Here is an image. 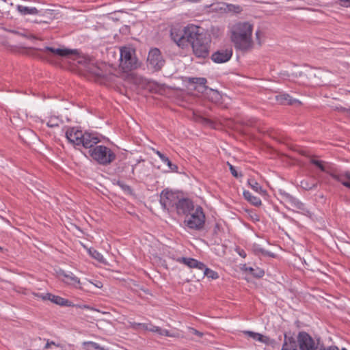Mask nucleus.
<instances>
[{"mask_svg":"<svg viewBox=\"0 0 350 350\" xmlns=\"http://www.w3.org/2000/svg\"><path fill=\"white\" fill-rule=\"evenodd\" d=\"M82 131L72 127L68 129L66 137L70 143L75 146H81Z\"/></svg>","mask_w":350,"mask_h":350,"instance_id":"obj_16","label":"nucleus"},{"mask_svg":"<svg viewBox=\"0 0 350 350\" xmlns=\"http://www.w3.org/2000/svg\"><path fill=\"white\" fill-rule=\"evenodd\" d=\"M243 194L245 199L249 202H250L252 204L256 206H259L261 205L260 199L256 196H254L250 191H244Z\"/></svg>","mask_w":350,"mask_h":350,"instance_id":"obj_25","label":"nucleus"},{"mask_svg":"<svg viewBox=\"0 0 350 350\" xmlns=\"http://www.w3.org/2000/svg\"><path fill=\"white\" fill-rule=\"evenodd\" d=\"M232 55V49H221L212 54L211 59L215 63L221 64L228 62Z\"/></svg>","mask_w":350,"mask_h":350,"instance_id":"obj_15","label":"nucleus"},{"mask_svg":"<svg viewBox=\"0 0 350 350\" xmlns=\"http://www.w3.org/2000/svg\"><path fill=\"white\" fill-rule=\"evenodd\" d=\"M43 298L47 299V300H49L51 302L61 306H75V305H73L72 302L68 299L57 295H53L51 293L45 294V297Z\"/></svg>","mask_w":350,"mask_h":350,"instance_id":"obj_21","label":"nucleus"},{"mask_svg":"<svg viewBox=\"0 0 350 350\" xmlns=\"http://www.w3.org/2000/svg\"><path fill=\"white\" fill-rule=\"evenodd\" d=\"M161 160L167 164V165L169 167L170 170L172 172H176L178 170V166L175 164H173L171 161L169 159L168 157H167L165 155L161 159Z\"/></svg>","mask_w":350,"mask_h":350,"instance_id":"obj_31","label":"nucleus"},{"mask_svg":"<svg viewBox=\"0 0 350 350\" xmlns=\"http://www.w3.org/2000/svg\"><path fill=\"white\" fill-rule=\"evenodd\" d=\"M178 262H183L190 268H195L196 265H198V260L191 258H180L178 259Z\"/></svg>","mask_w":350,"mask_h":350,"instance_id":"obj_28","label":"nucleus"},{"mask_svg":"<svg viewBox=\"0 0 350 350\" xmlns=\"http://www.w3.org/2000/svg\"><path fill=\"white\" fill-rule=\"evenodd\" d=\"M276 101L280 105H296L300 104V102L297 99H293L289 94L286 93H281L275 96Z\"/></svg>","mask_w":350,"mask_h":350,"instance_id":"obj_22","label":"nucleus"},{"mask_svg":"<svg viewBox=\"0 0 350 350\" xmlns=\"http://www.w3.org/2000/svg\"><path fill=\"white\" fill-rule=\"evenodd\" d=\"M135 166H133V167H132V174L133 175H135Z\"/></svg>","mask_w":350,"mask_h":350,"instance_id":"obj_53","label":"nucleus"},{"mask_svg":"<svg viewBox=\"0 0 350 350\" xmlns=\"http://www.w3.org/2000/svg\"><path fill=\"white\" fill-rule=\"evenodd\" d=\"M253 251L255 254L259 255L262 254L265 256H271L269 252L265 251L264 249L260 247L258 245H254Z\"/></svg>","mask_w":350,"mask_h":350,"instance_id":"obj_32","label":"nucleus"},{"mask_svg":"<svg viewBox=\"0 0 350 350\" xmlns=\"http://www.w3.org/2000/svg\"><path fill=\"white\" fill-rule=\"evenodd\" d=\"M204 275L207 276L208 278L212 279H217L219 276L217 272L207 268L205 269V271L204 272Z\"/></svg>","mask_w":350,"mask_h":350,"instance_id":"obj_33","label":"nucleus"},{"mask_svg":"<svg viewBox=\"0 0 350 350\" xmlns=\"http://www.w3.org/2000/svg\"><path fill=\"white\" fill-rule=\"evenodd\" d=\"M190 331H191V334L197 335V336H198L200 337H201L202 336V333L200 332L199 331L196 330L194 328H190Z\"/></svg>","mask_w":350,"mask_h":350,"instance_id":"obj_44","label":"nucleus"},{"mask_svg":"<svg viewBox=\"0 0 350 350\" xmlns=\"http://www.w3.org/2000/svg\"><path fill=\"white\" fill-rule=\"evenodd\" d=\"M212 93H213V98H214L215 100V101H217L220 99L221 96L217 91L212 90Z\"/></svg>","mask_w":350,"mask_h":350,"instance_id":"obj_42","label":"nucleus"},{"mask_svg":"<svg viewBox=\"0 0 350 350\" xmlns=\"http://www.w3.org/2000/svg\"><path fill=\"white\" fill-rule=\"evenodd\" d=\"M89 153L94 160L103 165H107L116 159V154L105 146H96L90 149Z\"/></svg>","mask_w":350,"mask_h":350,"instance_id":"obj_4","label":"nucleus"},{"mask_svg":"<svg viewBox=\"0 0 350 350\" xmlns=\"http://www.w3.org/2000/svg\"><path fill=\"white\" fill-rule=\"evenodd\" d=\"M192 81L195 83H198L200 85H205L207 81L205 78L200 77V78H193Z\"/></svg>","mask_w":350,"mask_h":350,"instance_id":"obj_36","label":"nucleus"},{"mask_svg":"<svg viewBox=\"0 0 350 350\" xmlns=\"http://www.w3.org/2000/svg\"><path fill=\"white\" fill-rule=\"evenodd\" d=\"M147 62L148 67L154 71H159L164 66L165 61L159 49L154 48L150 50L148 55Z\"/></svg>","mask_w":350,"mask_h":350,"instance_id":"obj_7","label":"nucleus"},{"mask_svg":"<svg viewBox=\"0 0 350 350\" xmlns=\"http://www.w3.org/2000/svg\"><path fill=\"white\" fill-rule=\"evenodd\" d=\"M81 137V146L85 148H92L94 145L97 144L100 142V137L96 133L92 132H83Z\"/></svg>","mask_w":350,"mask_h":350,"instance_id":"obj_11","label":"nucleus"},{"mask_svg":"<svg viewBox=\"0 0 350 350\" xmlns=\"http://www.w3.org/2000/svg\"><path fill=\"white\" fill-rule=\"evenodd\" d=\"M245 271H249L251 274L253 271H255V269L251 267H247L245 265L243 266V268Z\"/></svg>","mask_w":350,"mask_h":350,"instance_id":"obj_46","label":"nucleus"},{"mask_svg":"<svg viewBox=\"0 0 350 350\" xmlns=\"http://www.w3.org/2000/svg\"><path fill=\"white\" fill-rule=\"evenodd\" d=\"M178 197L176 193L167 189L163 190L160 195V203L163 208L171 210L174 208L178 201Z\"/></svg>","mask_w":350,"mask_h":350,"instance_id":"obj_8","label":"nucleus"},{"mask_svg":"<svg viewBox=\"0 0 350 350\" xmlns=\"http://www.w3.org/2000/svg\"><path fill=\"white\" fill-rule=\"evenodd\" d=\"M178 215H188L195 208L193 203L188 198L179 199L175 206Z\"/></svg>","mask_w":350,"mask_h":350,"instance_id":"obj_12","label":"nucleus"},{"mask_svg":"<svg viewBox=\"0 0 350 350\" xmlns=\"http://www.w3.org/2000/svg\"><path fill=\"white\" fill-rule=\"evenodd\" d=\"M184 223L190 229L201 230L205 224V215L201 206H197L187 215Z\"/></svg>","mask_w":350,"mask_h":350,"instance_id":"obj_5","label":"nucleus"},{"mask_svg":"<svg viewBox=\"0 0 350 350\" xmlns=\"http://www.w3.org/2000/svg\"><path fill=\"white\" fill-rule=\"evenodd\" d=\"M310 163L317 166L321 171L327 174L333 178L336 170L332 167L330 165L315 158H312L310 159Z\"/></svg>","mask_w":350,"mask_h":350,"instance_id":"obj_18","label":"nucleus"},{"mask_svg":"<svg viewBox=\"0 0 350 350\" xmlns=\"http://www.w3.org/2000/svg\"><path fill=\"white\" fill-rule=\"evenodd\" d=\"M190 38L189 44L191 45L193 53L198 58L205 59L209 55L211 36L204 30L195 25H189L186 33Z\"/></svg>","mask_w":350,"mask_h":350,"instance_id":"obj_1","label":"nucleus"},{"mask_svg":"<svg viewBox=\"0 0 350 350\" xmlns=\"http://www.w3.org/2000/svg\"><path fill=\"white\" fill-rule=\"evenodd\" d=\"M286 199L289 201V202L293 205L294 207L297 208H302L303 204L300 202L299 200H297L294 197L291 196L289 194H286Z\"/></svg>","mask_w":350,"mask_h":350,"instance_id":"obj_30","label":"nucleus"},{"mask_svg":"<svg viewBox=\"0 0 350 350\" xmlns=\"http://www.w3.org/2000/svg\"><path fill=\"white\" fill-rule=\"evenodd\" d=\"M58 275L59 276H63L64 279L62 281L70 286H74L75 288L82 289V287L79 286L81 284L80 279L75 276L72 273H66L64 271L60 270L58 272Z\"/></svg>","mask_w":350,"mask_h":350,"instance_id":"obj_17","label":"nucleus"},{"mask_svg":"<svg viewBox=\"0 0 350 350\" xmlns=\"http://www.w3.org/2000/svg\"><path fill=\"white\" fill-rule=\"evenodd\" d=\"M189 25L185 27L182 31L178 29H172L171 38L174 42L180 48L184 49L189 44L190 38L187 36V29Z\"/></svg>","mask_w":350,"mask_h":350,"instance_id":"obj_10","label":"nucleus"},{"mask_svg":"<svg viewBox=\"0 0 350 350\" xmlns=\"http://www.w3.org/2000/svg\"><path fill=\"white\" fill-rule=\"evenodd\" d=\"M133 328L140 327L145 330H148V331L152 332H156L161 336H169V337H176L175 334L170 333L167 329H161V327H159L158 326H154L152 325L134 323L133 324Z\"/></svg>","mask_w":350,"mask_h":350,"instance_id":"obj_13","label":"nucleus"},{"mask_svg":"<svg viewBox=\"0 0 350 350\" xmlns=\"http://www.w3.org/2000/svg\"><path fill=\"white\" fill-rule=\"evenodd\" d=\"M51 347V343H50V342L48 340L47 342L46 343L44 349H49Z\"/></svg>","mask_w":350,"mask_h":350,"instance_id":"obj_51","label":"nucleus"},{"mask_svg":"<svg viewBox=\"0 0 350 350\" xmlns=\"http://www.w3.org/2000/svg\"><path fill=\"white\" fill-rule=\"evenodd\" d=\"M154 151L155 154H157L160 159H162L165 155L159 150H154Z\"/></svg>","mask_w":350,"mask_h":350,"instance_id":"obj_50","label":"nucleus"},{"mask_svg":"<svg viewBox=\"0 0 350 350\" xmlns=\"http://www.w3.org/2000/svg\"><path fill=\"white\" fill-rule=\"evenodd\" d=\"M252 274L256 278H261L264 275L265 271L261 269H256Z\"/></svg>","mask_w":350,"mask_h":350,"instance_id":"obj_38","label":"nucleus"},{"mask_svg":"<svg viewBox=\"0 0 350 350\" xmlns=\"http://www.w3.org/2000/svg\"><path fill=\"white\" fill-rule=\"evenodd\" d=\"M282 350H297V345L295 338L293 336H287L284 334V341Z\"/></svg>","mask_w":350,"mask_h":350,"instance_id":"obj_23","label":"nucleus"},{"mask_svg":"<svg viewBox=\"0 0 350 350\" xmlns=\"http://www.w3.org/2000/svg\"><path fill=\"white\" fill-rule=\"evenodd\" d=\"M247 183L250 187L255 191L263 195L266 193V191L262 188V187L256 181L255 179L249 178Z\"/></svg>","mask_w":350,"mask_h":350,"instance_id":"obj_27","label":"nucleus"},{"mask_svg":"<svg viewBox=\"0 0 350 350\" xmlns=\"http://www.w3.org/2000/svg\"><path fill=\"white\" fill-rule=\"evenodd\" d=\"M333 179L340 183L345 187L350 189V171H336Z\"/></svg>","mask_w":350,"mask_h":350,"instance_id":"obj_19","label":"nucleus"},{"mask_svg":"<svg viewBox=\"0 0 350 350\" xmlns=\"http://www.w3.org/2000/svg\"><path fill=\"white\" fill-rule=\"evenodd\" d=\"M76 307H78V308H88V309H90V310H96V309H94L87 305H83V306H79V305H77L75 306ZM96 311H98V310H96Z\"/></svg>","mask_w":350,"mask_h":350,"instance_id":"obj_47","label":"nucleus"},{"mask_svg":"<svg viewBox=\"0 0 350 350\" xmlns=\"http://www.w3.org/2000/svg\"><path fill=\"white\" fill-rule=\"evenodd\" d=\"M42 51L44 53H51L53 55L61 57H70L71 55L77 54V51L76 50H71L65 48L46 46Z\"/></svg>","mask_w":350,"mask_h":350,"instance_id":"obj_14","label":"nucleus"},{"mask_svg":"<svg viewBox=\"0 0 350 350\" xmlns=\"http://www.w3.org/2000/svg\"><path fill=\"white\" fill-rule=\"evenodd\" d=\"M341 4L345 7H350V0H340Z\"/></svg>","mask_w":350,"mask_h":350,"instance_id":"obj_45","label":"nucleus"},{"mask_svg":"<svg viewBox=\"0 0 350 350\" xmlns=\"http://www.w3.org/2000/svg\"><path fill=\"white\" fill-rule=\"evenodd\" d=\"M33 295L38 297L41 298L42 300H47V299H44L43 297H45V295L40 294V293H33Z\"/></svg>","mask_w":350,"mask_h":350,"instance_id":"obj_49","label":"nucleus"},{"mask_svg":"<svg viewBox=\"0 0 350 350\" xmlns=\"http://www.w3.org/2000/svg\"><path fill=\"white\" fill-rule=\"evenodd\" d=\"M318 350H339L336 346H331L328 347H321Z\"/></svg>","mask_w":350,"mask_h":350,"instance_id":"obj_43","label":"nucleus"},{"mask_svg":"<svg viewBox=\"0 0 350 350\" xmlns=\"http://www.w3.org/2000/svg\"><path fill=\"white\" fill-rule=\"evenodd\" d=\"M50 343H51V346H52V345H54V346H55V347H59V345L56 344V343H55V342H53V341H51V342H50Z\"/></svg>","mask_w":350,"mask_h":350,"instance_id":"obj_52","label":"nucleus"},{"mask_svg":"<svg viewBox=\"0 0 350 350\" xmlns=\"http://www.w3.org/2000/svg\"><path fill=\"white\" fill-rule=\"evenodd\" d=\"M228 163V165H229V168H230V172H231V174H232V175L233 176H234L236 178H238V177L242 176L241 174H238V172H237L235 167L232 165L230 164L229 163Z\"/></svg>","mask_w":350,"mask_h":350,"instance_id":"obj_37","label":"nucleus"},{"mask_svg":"<svg viewBox=\"0 0 350 350\" xmlns=\"http://www.w3.org/2000/svg\"><path fill=\"white\" fill-rule=\"evenodd\" d=\"M47 126L49 127H56V126H59V120L56 118H51L49 122H47Z\"/></svg>","mask_w":350,"mask_h":350,"instance_id":"obj_35","label":"nucleus"},{"mask_svg":"<svg viewBox=\"0 0 350 350\" xmlns=\"http://www.w3.org/2000/svg\"><path fill=\"white\" fill-rule=\"evenodd\" d=\"M318 185V181L314 177H310L300 182V187L305 190L314 189Z\"/></svg>","mask_w":350,"mask_h":350,"instance_id":"obj_24","label":"nucleus"},{"mask_svg":"<svg viewBox=\"0 0 350 350\" xmlns=\"http://www.w3.org/2000/svg\"><path fill=\"white\" fill-rule=\"evenodd\" d=\"M139 62L135 55V49L124 46L120 49V67L124 71L129 72L136 69Z\"/></svg>","mask_w":350,"mask_h":350,"instance_id":"obj_3","label":"nucleus"},{"mask_svg":"<svg viewBox=\"0 0 350 350\" xmlns=\"http://www.w3.org/2000/svg\"><path fill=\"white\" fill-rule=\"evenodd\" d=\"M195 268H196L199 270H202L204 272L205 271V269H207V267L205 266V265L203 262H200L198 260V265H196Z\"/></svg>","mask_w":350,"mask_h":350,"instance_id":"obj_40","label":"nucleus"},{"mask_svg":"<svg viewBox=\"0 0 350 350\" xmlns=\"http://www.w3.org/2000/svg\"><path fill=\"white\" fill-rule=\"evenodd\" d=\"M118 185L126 193H128V194H132L133 193V189H131V187L129 185H126V184H124V183H123L122 182H118Z\"/></svg>","mask_w":350,"mask_h":350,"instance_id":"obj_34","label":"nucleus"},{"mask_svg":"<svg viewBox=\"0 0 350 350\" xmlns=\"http://www.w3.org/2000/svg\"><path fill=\"white\" fill-rule=\"evenodd\" d=\"M89 254H90V256L92 258H94V259L98 260L99 262H105V260L103 256L100 252H98L97 250H94V249H90L89 250Z\"/></svg>","mask_w":350,"mask_h":350,"instance_id":"obj_29","label":"nucleus"},{"mask_svg":"<svg viewBox=\"0 0 350 350\" xmlns=\"http://www.w3.org/2000/svg\"><path fill=\"white\" fill-rule=\"evenodd\" d=\"M297 342L300 350H318L319 343L305 332H299L297 336Z\"/></svg>","mask_w":350,"mask_h":350,"instance_id":"obj_9","label":"nucleus"},{"mask_svg":"<svg viewBox=\"0 0 350 350\" xmlns=\"http://www.w3.org/2000/svg\"><path fill=\"white\" fill-rule=\"evenodd\" d=\"M230 8H232V11L235 13H240L242 11V8L239 5H231ZM230 10H232L231 8L229 9Z\"/></svg>","mask_w":350,"mask_h":350,"instance_id":"obj_41","label":"nucleus"},{"mask_svg":"<svg viewBox=\"0 0 350 350\" xmlns=\"http://www.w3.org/2000/svg\"><path fill=\"white\" fill-rule=\"evenodd\" d=\"M77 62L81 65V69L92 75L96 79L105 77V72L103 70L105 66L103 64L98 65L94 60L81 57L79 58Z\"/></svg>","mask_w":350,"mask_h":350,"instance_id":"obj_6","label":"nucleus"},{"mask_svg":"<svg viewBox=\"0 0 350 350\" xmlns=\"http://www.w3.org/2000/svg\"><path fill=\"white\" fill-rule=\"evenodd\" d=\"M238 253L241 257H243V258L246 257V253L243 250H239Z\"/></svg>","mask_w":350,"mask_h":350,"instance_id":"obj_48","label":"nucleus"},{"mask_svg":"<svg viewBox=\"0 0 350 350\" xmlns=\"http://www.w3.org/2000/svg\"><path fill=\"white\" fill-rule=\"evenodd\" d=\"M17 10L23 15H35L38 14L36 8H29L21 5H17Z\"/></svg>","mask_w":350,"mask_h":350,"instance_id":"obj_26","label":"nucleus"},{"mask_svg":"<svg viewBox=\"0 0 350 350\" xmlns=\"http://www.w3.org/2000/svg\"><path fill=\"white\" fill-rule=\"evenodd\" d=\"M253 25L249 22H239L230 29V39L235 49L245 53L253 47Z\"/></svg>","mask_w":350,"mask_h":350,"instance_id":"obj_2","label":"nucleus"},{"mask_svg":"<svg viewBox=\"0 0 350 350\" xmlns=\"http://www.w3.org/2000/svg\"><path fill=\"white\" fill-rule=\"evenodd\" d=\"M342 350H347V349L345 348H342Z\"/></svg>","mask_w":350,"mask_h":350,"instance_id":"obj_54","label":"nucleus"},{"mask_svg":"<svg viewBox=\"0 0 350 350\" xmlns=\"http://www.w3.org/2000/svg\"><path fill=\"white\" fill-rule=\"evenodd\" d=\"M88 347L92 349H98V350H105L104 348L100 347L98 344L94 342H89L87 343Z\"/></svg>","mask_w":350,"mask_h":350,"instance_id":"obj_39","label":"nucleus"},{"mask_svg":"<svg viewBox=\"0 0 350 350\" xmlns=\"http://www.w3.org/2000/svg\"><path fill=\"white\" fill-rule=\"evenodd\" d=\"M244 333L249 336L250 337L252 338L255 340H258L264 344L275 347V340L270 339L269 337L266 336H263L259 333H256L252 331H245L244 332Z\"/></svg>","mask_w":350,"mask_h":350,"instance_id":"obj_20","label":"nucleus"}]
</instances>
